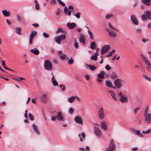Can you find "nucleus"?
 I'll return each mask as SVG.
<instances>
[{"instance_id": "obj_1", "label": "nucleus", "mask_w": 151, "mask_h": 151, "mask_svg": "<svg viewBox=\"0 0 151 151\" xmlns=\"http://www.w3.org/2000/svg\"><path fill=\"white\" fill-rule=\"evenodd\" d=\"M150 109V106H147L145 109L144 112L145 121L147 124H150L151 122V113H149Z\"/></svg>"}, {"instance_id": "obj_2", "label": "nucleus", "mask_w": 151, "mask_h": 151, "mask_svg": "<svg viewBox=\"0 0 151 151\" xmlns=\"http://www.w3.org/2000/svg\"><path fill=\"white\" fill-rule=\"evenodd\" d=\"M109 27L106 28V30L109 34L110 37H115L116 36V33L113 30H116V29L113 27L110 23H109Z\"/></svg>"}, {"instance_id": "obj_3", "label": "nucleus", "mask_w": 151, "mask_h": 151, "mask_svg": "<svg viewBox=\"0 0 151 151\" xmlns=\"http://www.w3.org/2000/svg\"><path fill=\"white\" fill-rule=\"evenodd\" d=\"M56 114V115L53 116L51 118V119L52 121H55L56 120L62 121L64 120V117L62 113L61 112L57 111Z\"/></svg>"}, {"instance_id": "obj_4", "label": "nucleus", "mask_w": 151, "mask_h": 151, "mask_svg": "<svg viewBox=\"0 0 151 151\" xmlns=\"http://www.w3.org/2000/svg\"><path fill=\"white\" fill-rule=\"evenodd\" d=\"M44 65L45 69L47 70H50L52 69V64L49 60H46L45 61Z\"/></svg>"}, {"instance_id": "obj_5", "label": "nucleus", "mask_w": 151, "mask_h": 151, "mask_svg": "<svg viewBox=\"0 0 151 151\" xmlns=\"http://www.w3.org/2000/svg\"><path fill=\"white\" fill-rule=\"evenodd\" d=\"M66 38L65 35H62L56 37L55 40L56 42L59 44L61 43V42L63 40H65Z\"/></svg>"}, {"instance_id": "obj_6", "label": "nucleus", "mask_w": 151, "mask_h": 151, "mask_svg": "<svg viewBox=\"0 0 151 151\" xmlns=\"http://www.w3.org/2000/svg\"><path fill=\"white\" fill-rule=\"evenodd\" d=\"M98 114L99 118L101 120L104 119L105 117V115L104 112V108L100 107L98 111Z\"/></svg>"}, {"instance_id": "obj_7", "label": "nucleus", "mask_w": 151, "mask_h": 151, "mask_svg": "<svg viewBox=\"0 0 151 151\" xmlns=\"http://www.w3.org/2000/svg\"><path fill=\"white\" fill-rule=\"evenodd\" d=\"M140 56L145 63L147 65L148 69H151V63L149 62L146 56L142 54H141Z\"/></svg>"}, {"instance_id": "obj_8", "label": "nucleus", "mask_w": 151, "mask_h": 151, "mask_svg": "<svg viewBox=\"0 0 151 151\" xmlns=\"http://www.w3.org/2000/svg\"><path fill=\"white\" fill-rule=\"evenodd\" d=\"M122 81H124L119 79H116L114 81V85L116 88L119 89L122 87Z\"/></svg>"}, {"instance_id": "obj_9", "label": "nucleus", "mask_w": 151, "mask_h": 151, "mask_svg": "<svg viewBox=\"0 0 151 151\" xmlns=\"http://www.w3.org/2000/svg\"><path fill=\"white\" fill-rule=\"evenodd\" d=\"M111 48L110 46L109 45H105L103 46L101 48V54L103 55L108 52Z\"/></svg>"}, {"instance_id": "obj_10", "label": "nucleus", "mask_w": 151, "mask_h": 151, "mask_svg": "<svg viewBox=\"0 0 151 151\" xmlns=\"http://www.w3.org/2000/svg\"><path fill=\"white\" fill-rule=\"evenodd\" d=\"M94 133L97 136L101 137L102 136V132L100 129L96 126H94Z\"/></svg>"}, {"instance_id": "obj_11", "label": "nucleus", "mask_w": 151, "mask_h": 151, "mask_svg": "<svg viewBox=\"0 0 151 151\" xmlns=\"http://www.w3.org/2000/svg\"><path fill=\"white\" fill-rule=\"evenodd\" d=\"M76 99L78 101H81L80 98L77 96H73L69 97L68 99V101L70 103H72Z\"/></svg>"}, {"instance_id": "obj_12", "label": "nucleus", "mask_w": 151, "mask_h": 151, "mask_svg": "<svg viewBox=\"0 0 151 151\" xmlns=\"http://www.w3.org/2000/svg\"><path fill=\"white\" fill-rule=\"evenodd\" d=\"M115 148V146L114 143V140H111L110 144L107 149V151H113Z\"/></svg>"}, {"instance_id": "obj_13", "label": "nucleus", "mask_w": 151, "mask_h": 151, "mask_svg": "<svg viewBox=\"0 0 151 151\" xmlns=\"http://www.w3.org/2000/svg\"><path fill=\"white\" fill-rule=\"evenodd\" d=\"M37 34V32L35 31H32L30 35L29 43L31 45L32 43V41L34 37L36 36Z\"/></svg>"}, {"instance_id": "obj_14", "label": "nucleus", "mask_w": 151, "mask_h": 151, "mask_svg": "<svg viewBox=\"0 0 151 151\" xmlns=\"http://www.w3.org/2000/svg\"><path fill=\"white\" fill-rule=\"evenodd\" d=\"M74 120L75 122L78 124H83L82 119L81 117L79 116H76L75 117Z\"/></svg>"}, {"instance_id": "obj_15", "label": "nucleus", "mask_w": 151, "mask_h": 151, "mask_svg": "<svg viewBox=\"0 0 151 151\" xmlns=\"http://www.w3.org/2000/svg\"><path fill=\"white\" fill-rule=\"evenodd\" d=\"M101 128L103 130L106 131L108 130V127L106 122L104 121L101 122Z\"/></svg>"}, {"instance_id": "obj_16", "label": "nucleus", "mask_w": 151, "mask_h": 151, "mask_svg": "<svg viewBox=\"0 0 151 151\" xmlns=\"http://www.w3.org/2000/svg\"><path fill=\"white\" fill-rule=\"evenodd\" d=\"M119 100L123 103L127 102L128 101L127 97L124 95L120 98Z\"/></svg>"}, {"instance_id": "obj_17", "label": "nucleus", "mask_w": 151, "mask_h": 151, "mask_svg": "<svg viewBox=\"0 0 151 151\" xmlns=\"http://www.w3.org/2000/svg\"><path fill=\"white\" fill-rule=\"evenodd\" d=\"M58 55L60 56V58L62 60H65L66 58V55L65 54L63 53L61 51H58Z\"/></svg>"}, {"instance_id": "obj_18", "label": "nucleus", "mask_w": 151, "mask_h": 151, "mask_svg": "<svg viewBox=\"0 0 151 151\" xmlns=\"http://www.w3.org/2000/svg\"><path fill=\"white\" fill-rule=\"evenodd\" d=\"M131 19L133 23L136 25H137L138 24V21L135 16L133 15L131 17Z\"/></svg>"}, {"instance_id": "obj_19", "label": "nucleus", "mask_w": 151, "mask_h": 151, "mask_svg": "<svg viewBox=\"0 0 151 151\" xmlns=\"http://www.w3.org/2000/svg\"><path fill=\"white\" fill-rule=\"evenodd\" d=\"M85 36L83 34H81L80 36L79 39V41L80 42L82 43L83 45H84L85 44Z\"/></svg>"}, {"instance_id": "obj_20", "label": "nucleus", "mask_w": 151, "mask_h": 151, "mask_svg": "<svg viewBox=\"0 0 151 151\" xmlns=\"http://www.w3.org/2000/svg\"><path fill=\"white\" fill-rule=\"evenodd\" d=\"M78 137L80 138V140L81 142H83L85 139L86 134L84 132H82L81 134L78 135Z\"/></svg>"}, {"instance_id": "obj_21", "label": "nucleus", "mask_w": 151, "mask_h": 151, "mask_svg": "<svg viewBox=\"0 0 151 151\" xmlns=\"http://www.w3.org/2000/svg\"><path fill=\"white\" fill-rule=\"evenodd\" d=\"M106 74V73L104 71H101V73L98 74L97 75V77L100 79H103L104 78V75Z\"/></svg>"}, {"instance_id": "obj_22", "label": "nucleus", "mask_w": 151, "mask_h": 151, "mask_svg": "<svg viewBox=\"0 0 151 151\" xmlns=\"http://www.w3.org/2000/svg\"><path fill=\"white\" fill-rule=\"evenodd\" d=\"M76 25L74 23H68L67 24V27L70 29H73L76 26Z\"/></svg>"}, {"instance_id": "obj_23", "label": "nucleus", "mask_w": 151, "mask_h": 151, "mask_svg": "<svg viewBox=\"0 0 151 151\" xmlns=\"http://www.w3.org/2000/svg\"><path fill=\"white\" fill-rule=\"evenodd\" d=\"M52 82L53 86H56L58 85V83L56 80L54 76L52 78Z\"/></svg>"}, {"instance_id": "obj_24", "label": "nucleus", "mask_w": 151, "mask_h": 151, "mask_svg": "<svg viewBox=\"0 0 151 151\" xmlns=\"http://www.w3.org/2000/svg\"><path fill=\"white\" fill-rule=\"evenodd\" d=\"M151 0H142V2L144 4L147 6H150L151 5Z\"/></svg>"}, {"instance_id": "obj_25", "label": "nucleus", "mask_w": 151, "mask_h": 151, "mask_svg": "<svg viewBox=\"0 0 151 151\" xmlns=\"http://www.w3.org/2000/svg\"><path fill=\"white\" fill-rule=\"evenodd\" d=\"M2 13L5 17H8L10 15V12L9 11H7L6 10H3Z\"/></svg>"}, {"instance_id": "obj_26", "label": "nucleus", "mask_w": 151, "mask_h": 151, "mask_svg": "<svg viewBox=\"0 0 151 151\" xmlns=\"http://www.w3.org/2000/svg\"><path fill=\"white\" fill-rule=\"evenodd\" d=\"M145 14L147 16L148 19L151 20V11H147L145 12Z\"/></svg>"}, {"instance_id": "obj_27", "label": "nucleus", "mask_w": 151, "mask_h": 151, "mask_svg": "<svg viewBox=\"0 0 151 151\" xmlns=\"http://www.w3.org/2000/svg\"><path fill=\"white\" fill-rule=\"evenodd\" d=\"M32 127L35 132L38 134H39V132L38 131L37 127L34 124H33L32 125Z\"/></svg>"}, {"instance_id": "obj_28", "label": "nucleus", "mask_w": 151, "mask_h": 151, "mask_svg": "<svg viewBox=\"0 0 151 151\" xmlns=\"http://www.w3.org/2000/svg\"><path fill=\"white\" fill-rule=\"evenodd\" d=\"M96 43L94 42H92L90 44V48L92 50H94L96 48Z\"/></svg>"}, {"instance_id": "obj_29", "label": "nucleus", "mask_w": 151, "mask_h": 151, "mask_svg": "<svg viewBox=\"0 0 151 151\" xmlns=\"http://www.w3.org/2000/svg\"><path fill=\"white\" fill-rule=\"evenodd\" d=\"M108 92L110 93L111 96L115 100H116V98L115 93L114 92L111 90H109L108 91Z\"/></svg>"}, {"instance_id": "obj_30", "label": "nucleus", "mask_w": 151, "mask_h": 151, "mask_svg": "<svg viewBox=\"0 0 151 151\" xmlns=\"http://www.w3.org/2000/svg\"><path fill=\"white\" fill-rule=\"evenodd\" d=\"M105 85L106 86L112 88V84L111 82L109 80H108L106 81Z\"/></svg>"}, {"instance_id": "obj_31", "label": "nucleus", "mask_w": 151, "mask_h": 151, "mask_svg": "<svg viewBox=\"0 0 151 151\" xmlns=\"http://www.w3.org/2000/svg\"><path fill=\"white\" fill-rule=\"evenodd\" d=\"M30 51L32 52L35 55H37L39 53V51L36 48H34L33 49L30 50Z\"/></svg>"}, {"instance_id": "obj_32", "label": "nucleus", "mask_w": 151, "mask_h": 151, "mask_svg": "<svg viewBox=\"0 0 151 151\" xmlns=\"http://www.w3.org/2000/svg\"><path fill=\"white\" fill-rule=\"evenodd\" d=\"M86 65L89 68L90 70L92 71L95 70L96 68V67L94 65H91L87 64H86Z\"/></svg>"}, {"instance_id": "obj_33", "label": "nucleus", "mask_w": 151, "mask_h": 151, "mask_svg": "<svg viewBox=\"0 0 151 151\" xmlns=\"http://www.w3.org/2000/svg\"><path fill=\"white\" fill-rule=\"evenodd\" d=\"M41 99L43 103H45L47 102V96L45 95H43L41 97Z\"/></svg>"}, {"instance_id": "obj_34", "label": "nucleus", "mask_w": 151, "mask_h": 151, "mask_svg": "<svg viewBox=\"0 0 151 151\" xmlns=\"http://www.w3.org/2000/svg\"><path fill=\"white\" fill-rule=\"evenodd\" d=\"M98 55V53H95L93 55L91 56V59L94 60H96L97 59V56Z\"/></svg>"}, {"instance_id": "obj_35", "label": "nucleus", "mask_w": 151, "mask_h": 151, "mask_svg": "<svg viewBox=\"0 0 151 151\" xmlns=\"http://www.w3.org/2000/svg\"><path fill=\"white\" fill-rule=\"evenodd\" d=\"M135 134L141 137H143V135L139 130H137Z\"/></svg>"}, {"instance_id": "obj_36", "label": "nucleus", "mask_w": 151, "mask_h": 151, "mask_svg": "<svg viewBox=\"0 0 151 151\" xmlns=\"http://www.w3.org/2000/svg\"><path fill=\"white\" fill-rule=\"evenodd\" d=\"M60 32L65 33V31L64 30L63 28L60 27L58 29V30L56 31V33L58 34V33Z\"/></svg>"}, {"instance_id": "obj_37", "label": "nucleus", "mask_w": 151, "mask_h": 151, "mask_svg": "<svg viewBox=\"0 0 151 151\" xmlns=\"http://www.w3.org/2000/svg\"><path fill=\"white\" fill-rule=\"evenodd\" d=\"M35 7L36 9L39 10L40 9V6L38 1L37 0L35 1Z\"/></svg>"}, {"instance_id": "obj_38", "label": "nucleus", "mask_w": 151, "mask_h": 151, "mask_svg": "<svg viewBox=\"0 0 151 151\" xmlns=\"http://www.w3.org/2000/svg\"><path fill=\"white\" fill-rule=\"evenodd\" d=\"M81 13L78 12H77L74 14V16L77 19H79L80 18Z\"/></svg>"}, {"instance_id": "obj_39", "label": "nucleus", "mask_w": 151, "mask_h": 151, "mask_svg": "<svg viewBox=\"0 0 151 151\" xmlns=\"http://www.w3.org/2000/svg\"><path fill=\"white\" fill-rule=\"evenodd\" d=\"M21 29L20 27H17L16 28V33L17 34L20 35H21V33L20 32V31H21Z\"/></svg>"}, {"instance_id": "obj_40", "label": "nucleus", "mask_w": 151, "mask_h": 151, "mask_svg": "<svg viewBox=\"0 0 151 151\" xmlns=\"http://www.w3.org/2000/svg\"><path fill=\"white\" fill-rule=\"evenodd\" d=\"M141 19L142 20L146 21L148 19V18L147 17V16H146L145 14L142 15Z\"/></svg>"}, {"instance_id": "obj_41", "label": "nucleus", "mask_w": 151, "mask_h": 151, "mask_svg": "<svg viewBox=\"0 0 151 151\" xmlns=\"http://www.w3.org/2000/svg\"><path fill=\"white\" fill-rule=\"evenodd\" d=\"M74 46L75 48L76 49H77L79 47V44L78 42L77 41V40L76 39H75L74 40Z\"/></svg>"}, {"instance_id": "obj_42", "label": "nucleus", "mask_w": 151, "mask_h": 151, "mask_svg": "<svg viewBox=\"0 0 151 151\" xmlns=\"http://www.w3.org/2000/svg\"><path fill=\"white\" fill-rule=\"evenodd\" d=\"M151 132V129H149L145 131H142V133L144 134H148L150 133Z\"/></svg>"}, {"instance_id": "obj_43", "label": "nucleus", "mask_w": 151, "mask_h": 151, "mask_svg": "<svg viewBox=\"0 0 151 151\" xmlns=\"http://www.w3.org/2000/svg\"><path fill=\"white\" fill-rule=\"evenodd\" d=\"M115 52V50H113L112 51H111V52H110L107 55H106V57H109L111 56Z\"/></svg>"}, {"instance_id": "obj_44", "label": "nucleus", "mask_w": 151, "mask_h": 151, "mask_svg": "<svg viewBox=\"0 0 151 151\" xmlns=\"http://www.w3.org/2000/svg\"><path fill=\"white\" fill-rule=\"evenodd\" d=\"M29 118L32 121L33 120L34 117V116L31 113H29L28 114Z\"/></svg>"}, {"instance_id": "obj_45", "label": "nucleus", "mask_w": 151, "mask_h": 151, "mask_svg": "<svg viewBox=\"0 0 151 151\" xmlns=\"http://www.w3.org/2000/svg\"><path fill=\"white\" fill-rule=\"evenodd\" d=\"M88 32L90 35V39L93 40V37L92 33L89 30H88Z\"/></svg>"}, {"instance_id": "obj_46", "label": "nucleus", "mask_w": 151, "mask_h": 151, "mask_svg": "<svg viewBox=\"0 0 151 151\" xmlns=\"http://www.w3.org/2000/svg\"><path fill=\"white\" fill-rule=\"evenodd\" d=\"M42 35L46 38H48L50 37L49 34L46 33L44 32L42 33Z\"/></svg>"}, {"instance_id": "obj_47", "label": "nucleus", "mask_w": 151, "mask_h": 151, "mask_svg": "<svg viewBox=\"0 0 151 151\" xmlns=\"http://www.w3.org/2000/svg\"><path fill=\"white\" fill-rule=\"evenodd\" d=\"M74 111L73 108L72 107L70 108L69 109V113L71 114H72L74 112Z\"/></svg>"}, {"instance_id": "obj_48", "label": "nucleus", "mask_w": 151, "mask_h": 151, "mask_svg": "<svg viewBox=\"0 0 151 151\" xmlns=\"http://www.w3.org/2000/svg\"><path fill=\"white\" fill-rule=\"evenodd\" d=\"M113 16V15L111 14H107L105 18L106 19H109L111 18Z\"/></svg>"}, {"instance_id": "obj_49", "label": "nucleus", "mask_w": 151, "mask_h": 151, "mask_svg": "<svg viewBox=\"0 0 151 151\" xmlns=\"http://www.w3.org/2000/svg\"><path fill=\"white\" fill-rule=\"evenodd\" d=\"M130 130L133 133H134V134L136 133V132L137 130V129L133 127L130 128Z\"/></svg>"}, {"instance_id": "obj_50", "label": "nucleus", "mask_w": 151, "mask_h": 151, "mask_svg": "<svg viewBox=\"0 0 151 151\" xmlns=\"http://www.w3.org/2000/svg\"><path fill=\"white\" fill-rule=\"evenodd\" d=\"M111 77L112 79H114L115 78H117V76L116 73H113L111 75Z\"/></svg>"}, {"instance_id": "obj_51", "label": "nucleus", "mask_w": 151, "mask_h": 151, "mask_svg": "<svg viewBox=\"0 0 151 151\" xmlns=\"http://www.w3.org/2000/svg\"><path fill=\"white\" fill-rule=\"evenodd\" d=\"M57 3L56 0H52L50 2V4L52 5H54L56 4Z\"/></svg>"}, {"instance_id": "obj_52", "label": "nucleus", "mask_w": 151, "mask_h": 151, "mask_svg": "<svg viewBox=\"0 0 151 151\" xmlns=\"http://www.w3.org/2000/svg\"><path fill=\"white\" fill-rule=\"evenodd\" d=\"M57 1L59 3V4H61L62 6H65V4H64V3L60 0H57Z\"/></svg>"}, {"instance_id": "obj_53", "label": "nucleus", "mask_w": 151, "mask_h": 151, "mask_svg": "<svg viewBox=\"0 0 151 151\" xmlns=\"http://www.w3.org/2000/svg\"><path fill=\"white\" fill-rule=\"evenodd\" d=\"M85 78L87 80H89L90 79L91 77L89 75L87 74L85 76Z\"/></svg>"}, {"instance_id": "obj_54", "label": "nucleus", "mask_w": 151, "mask_h": 151, "mask_svg": "<svg viewBox=\"0 0 151 151\" xmlns=\"http://www.w3.org/2000/svg\"><path fill=\"white\" fill-rule=\"evenodd\" d=\"M73 63V59L72 58L70 59L68 61V63L70 64H72Z\"/></svg>"}, {"instance_id": "obj_55", "label": "nucleus", "mask_w": 151, "mask_h": 151, "mask_svg": "<svg viewBox=\"0 0 151 151\" xmlns=\"http://www.w3.org/2000/svg\"><path fill=\"white\" fill-rule=\"evenodd\" d=\"M60 87L61 89L63 91L65 90V87L64 85H61L60 86Z\"/></svg>"}, {"instance_id": "obj_56", "label": "nucleus", "mask_w": 151, "mask_h": 151, "mask_svg": "<svg viewBox=\"0 0 151 151\" xmlns=\"http://www.w3.org/2000/svg\"><path fill=\"white\" fill-rule=\"evenodd\" d=\"M105 68V69L108 70H109L111 69V67H110L108 65H106V66Z\"/></svg>"}, {"instance_id": "obj_57", "label": "nucleus", "mask_w": 151, "mask_h": 151, "mask_svg": "<svg viewBox=\"0 0 151 151\" xmlns=\"http://www.w3.org/2000/svg\"><path fill=\"white\" fill-rule=\"evenodd\" d=\"M60 12H61L60 10V9L59 8H58V10L57 11V13H56V15H59L60 14Z\"/></svg>"}, {"instance_id": "obj_58", "label": "nucleus", "mask_w": 151, "mask_h": 151, "mask_svg": "<svg viewBox=\"0 0 151 151\" xmlns=\"http://www.w3.org/2000/svg\"><path fill=\"white\" fill-rule=\"evenodd\" d=\"M17 20L19 22H20L21 21L22 18H21V17L20 16L17 15Z\"/></svg>"}, {"instance_id": "obj_59", "label": "nucleus", "mask_w": 151, "mask_h": 151, "mask_svg": "<svg viewBox=\"0 0 151 151\" xmlns=\"http://www.w3.org/2000/svg\"><path fill=\"white\" fill-rule=\"evenodd\" d=\"M32 24L36 27H38L39 26V25L37 23Z\"/></svg>"}, {"instance_id": "obj_60", "label": "nucleus", "mask_w": 151, "mask_h": 151, "mask_svg": "<svg viewBox=\"0 0 151 151\" xmlns=\"http://www.w3.org/2000/svg\"><path fill=\"white\" fill-rule=\"evenodd\" d=\"M139 108L138 107L134 109V111L135 113H136L137 111L139 110Z\"/></svg>"}, {"instance_id": "obj_61", "label": "nucleus", "mask_w": 151, "mask_h": 151, "mask_svg": "<svg viewBox=\"0 0 151 151\" xmlns=\"http://www.w3.org/2000/svg\"><path fill=\"white\" fill-rule=\"evenodd\" d=\"M68 8L66 7H65V8H64V13L65 14H66L67 13V12H68Z\"/></svg>"}, {"instance_id": "obj_62", "label": "nucleus", "mask_w": 151, "mask_h": 151, "mask_svg": "<svg viewBox=\"0 0 151 151\" xmlns=\"http://www.w3.org/2000/svg\"><path fill=\"white\" fill-rule=\"evenodd\" d=\"M1 64L4 67V68H5V67H6L5 65V62L4 60H2L1 62Z\"/></svg>"}, {"instance_id": "obj_63", "label": "nucleus", "mask_w": 151, "mask_h": 151, "mask_svg": "<svg viewBox=\"0 0 151 151\" xmlns=\"http://www.w3.org/2000/svg\"><path fill=\"white\" fill-rule=\"evenodd\" d=\"M142 31V29L140 28H138L137 29V32L138 33H140Z\"/></svg>"}, {"instance_id": "obj_64", "label": "nucleus", "mask_w": 151, "mask_h": 151, "mask_svg": "<svg viewBox=\"0 0 151 151\" xmlns=\"http://www.w3.org/2000/svg\"><path fill=\"white\" fill-rule=\"evenodd\" d=\"M138 148L137 147H134L132 148V151H137Z\"/></svg>"}]
</instances>
